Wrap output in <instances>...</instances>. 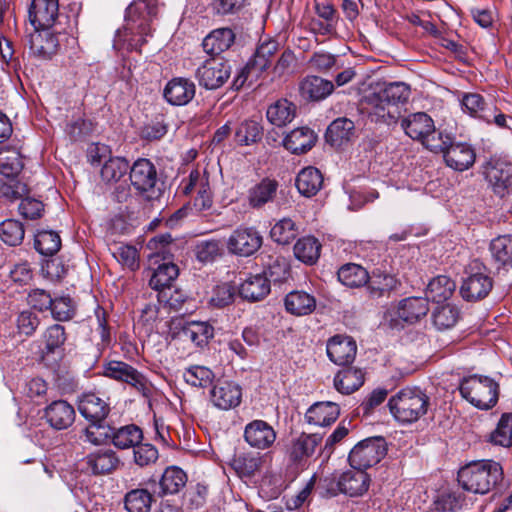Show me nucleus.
Segmentation results:
<instances>
[{
  "mask_svg": "<svg viewBox=\"0 0 512 512\" xmlns=\"http://www.w3.org/2000/svg\"><path fill=\"white\" fill-rule=\"evenodd\" d=\"M410 94V86L404 82L369 80L357 88L356 108L363 118L387 127H394L401 120L404 133L421 143L429 132L434 131V121L425 112L402 118L400 107L408 102Z\"/></svg>",
  "mask_w": 512,
  "mask_h": 512,
  "instance_id": "nucleus-1",
  "label": "nucleus"
},
{
  "mask_svg": "<svg viewBox=\"0 0 512 512\" xmlns=\"http://www.w3.org/2000/svg\"><path fill=\"white\" fill-rule=\"evenodd\" d=\"M457 480L466 491L487 494L503 480V469L493 460L474 461L458 471Z\"/></svg>",
  "mask_w": 512,
  "mask_h": 512,
  "instance_id": "nucleus-2",
  "label": "nucleus"
},
{
  "mask_svg": "<svg viewBox=\"0 0 512 512\" xmlns=\"http://www.w3.org/2000/svg\"><path fill=\"white\" fill-rule=\"evenodd\" d=\"M387 453V443L381 436L368 437L354 445V496H361L369 489L371 478L365 469L376 465Z\"/></svg>",
  "mask_w": 512,
  "mask_h": 512,
  "instance_id": "nucleus-3",
  "label": "nucleus"
},
{
  "mask_svg": "<svg viewBox=\"0 0 512 512\" xmlns=\"http://www.w3.org/2000/svg\"><path fill=\"white\" fill-rule=\"evenodd\" d=\"M387 405L397 422L411 424L427 414L430 397L419 387H405L393 395Z\"/></svg>",
  "mask_w": 512,
  "mask_h": 512,
  "instance_id": "nucleus-4",
  "label": "nucleus"
},
{
  "mask_svg": "<svg viewBox=\"0 0 512 512\" xmlns=\"http://www.w3.org/2000/svg\"><path fill=\"white\" fill-rule=\"evenodd\" d=\"M459 391L476 408L490 410L498 402L500 386L489 376L474 374L461 379Z\"/></svg>",
  "mask_w": 512,
  "mask_h": 512,
  "instance_id": "nucleus-5",
  "label": "nucleus"
},
{
  "mask_svg": "<svg viewBox=\"0 0 512 512\" xmlns=\"http://www.w3.org/2000/svg\"><path fill=\"white\" fill-rule=\"evenodd\" d=\"M155 14V7L146 3V0H139L131 3L125 14V35H131L129 46L131 49L140 51L146 42L145 36L150 34L149 21Z\"/></svg>",
  "mask_w": 512,
  "mask_h": 512,
  "instance_id": "nucleus-6",
  "label": "nucleus"
},
{
  "mask_svg": "<svg viewBox=\"0 0 512 512\" xmlns=\"http://www.w3.org/2000/svg\"><path fill=\"white\" fill-rule=\"evenodd\" d=\"M493 278L489 275L487 267L478 259L473 260L463 278L460 286V295L467 302H477L485 299L492 291Z\"/></svg>",
  "mask_w": 512,
  "mask_h": 512,
  "instance_id": "nucleus-7",
  "label": "nucleus"
},
{
  "mask_svg": "<svg viewBox=\"0 0 512 512\" xmlns=\"http://www.w3.org/2000/svg\"><path fill=\"white\" fill-rule=\"evenodd\" d=\"M129 169L130 182L136 193L147 201L159 199L162 189L155 165L149 159L140 158Z\"/></svg>",
  "mask_w": 512,
  "mask_h": 512,
  "instance_id": "nucleus-8",
  "label": "nucleus"
},
{
  "mask_svg": "<svg viewBox=\"0 0 512 512\" xmlns=\"http://www.w3.org/2000/svg\"><path fill=\"white\" fill-rule=\"evenodd\" d=\"M482 174L492 192L505 198L512 191V164L497 157H491L482 165Z\"/></svg>",
  "mask_w": 512,
  "mask_h": 512,
  "instance_id": "nucleus-9",
  "label": "nucleus"
},
{
  "mask_svg": "<svg viewBox=\"0 0 512 512\" xmlns=\"http://www.w3.org/2000/svg\"><path fill=\"white\" fill-rule=\"evenodd\" d=\"M169 334L172 339L190 341L196 347L206 346L214 336V328L207 322H187L182 319H173L170 322Z\"/></svg>",
  "mask_w": 512,
  "mask_h": 512,
  "instance_id": "nucleus-10",
  "label": "nucleus"
},
{
  "mask_svg": "<svg viewBox=\"0 0 512 512\" xmlns=\"http://www.w3.org/2000/svg\"><path fill=\"white\" fill-rule=\"evenodd\" d=\"M263 244V237L255 227L240 226L228 237L226 246L229 253L249 257L255 254Z\"/></svg>",
  "mask_w": 512,
  "mask_h": 512,
  "instance_id": "nucleus-11",
  "label": "nucleus"
},
{
  "mask_svg": "<svg viewBox=\"0 0 512 512\" xmlns=\"http://www.w3.org/2000/svg\"><path fill=\"white\" fill-rule=\"evenodd\" d=\"M231 67L221 57H211L196 70L199 85L209 89L221 87L230 77Z\"/></svg>",
  "mask_w": 512,
  "mask_h": 512,
  "instance_id": "nucleus-12",
  "label": "nucleus"
},
{
  "mask_svg": "<svg viewBox=\"0 0 512 512\" xmlns=\"http://www.w3.org/2000/svg\"><path fill=\"white\" fill-rule=\"evenodd\" d=\"M102 374L131 385L143 395H147L149 392L146 378L137 369L123 361L113 360L105 363Z\"/></svg>",
  "mask_w": 512,
  "mask_h": 512,
  "instance_id": "nucleus-13",
  "label": "nucleus"
},
{
  "mask_svg": "<svg viewBox=\"0 0 512 512\" xmlns=\"http://www.w3.org/2000/svg\"><path fill=\"white\" fill-rule=\"evenodd\" d=\"M187 483L186 473L177 466L167 467L159 481L150 478L146 485L150 487L158 486V490L153 489V493L158 497L177 494L185 487Z\"/></svg>",
  "mask_w": 512,
  "mask_h": 512,
  "instance_id": "nucleus-14",
  "label": "nucleus"
},
{
  "mask_svg": "<svg viewBox=\"0 0 512 512\" xmlns=\"http://www.w3.org/2000/svg\"><path fill=\"white\" fill-rule=\"evenodd\" d=\"M59 12L58 0H32L29 20L35 30L51 28Z\"/></svg>",
  "mask_w": 512,
  "mask_h": 512,
  "instance_id": "nucleus-15",
  "label": "nucleus"
},
{
  "mask_svg": "<svg viewBox=\"0 0 512 512\" xmlns=\"http://www.w3.org/2000/svg\"><path fill=\"white\" fill-rule=\"evenodd\" d=\"M276 431L264 420L256 419L249 422L244 429V440L253 448L265 450L276 440Z\"/></svg>",
  "mask_w": 512,
  "mask_h": 512,
  "instance_id": "nucleus-16",
  "label": "nucleus"
},
{
  "mask_svg": "<svg viewBox=\"0 0 512 512\" xmlns=\"http://www.w3.org/2000/svg\"><path fill=\"white\" fill-rule=\"evenodd\" d=\"M196 86L188 78L175 77L167 82L164 90V99L173 106H184L195 96Z\"/></svg>",
  "mask_w": 512,
  "mask_h": 512,
  "instance_id": "nucleus-17",
  "label": "nucleus"
},
{
  "mask_svg": "<svg viewBox=\"0 0 512 512\" xmlns=\"http://www.w3.org/2000/svg\"><path fill=\"white\" fill-rule=\"evenodd\" d=\"M351 482L352 471H335L319 480L316 491L322 498H332L339 494H348Z\"/></svg>",
  "mask_w": 512,
  "mask_h": 512,
  "instance_id": "nucleus-18",
  "label": "nucleus"
},
{
  "mask_svg": "<svg viewBox=\"0 0 512 512\" xmlns=\"http://www.w3.org/2000/svg\"><path fill=\"white\" fill-rule=\"evenodd\" d=\"M443 158L448 167L462 172L473 166L476 153L470 144L453 140L452 144L445 151Z\"/></svg>",
  "mask_w": 512,
  "mask_h": 512,
  "instance_id": "nucleus-19",
  "label": "nucleus"
},
{
  "mask_svg": "<svg viewBox=\"0 0 512 512\" xmlns=\"http://www.w3.org/2000/svg\"><path fill=\"white\" fill-rule=\"evenodd\" d=\"M334 91V84L320 76L307 75L299 83L300 96L309 102H320Z\"/></svg>",
  "mask_w": 512,
  "mask_h": 512,
  "instance_id": "nucleus-20",
  "label": "nucleus"
},
{
  "mask_svg": "<svg viewBox=\"0 0 512 512\" xmlns=\"http://www.w3.org/2000/svg\"><path fill=\"white\" fill-rule=\"evenodd\" d=\"M74 407L65 400H56L44 410V418L55 430H65L75 421Z\"/></svg>",
  "mask_w": 512,
  "mask_h": 512,
  "instance_id": "nucleus-21",
  "label": "nucleus"
},
{
  "mask_svg": "<svg viewBox=\"0 0 512 512\" xmlns=\"http://www.w3.org/2000/svg\"><path fill=\"white\" fill-rule=\"evenodd\" d=\"M322 439V436L317 433H301L291 441L288 447L287 453L289 459L296 464L305 462L308 458L313 456L316 448L321 444Z\"/></svg>",
  "mask_w": 512,
  "mask_h": 512,
  "instance_id": "nucleus-22",
  "label": "nucleus"
},
{
  "mask_svg": "<svg viewBox=\"0 0 512 512\" xmlns=\"http://www.w3.org/2000/svg\"><path fill=\"white\" fill-rule=\"evenodd\" d=\"M429 310V301L426 297H407L398 302L396 315L403 322L414 324L425 317Z\"/></svg>",
  "mask_w": 512,
  "mask_h": 512,
  "instance_id": "nucleus-23",
  "label": "nucleus"
},
{
  "mask_svg": "<svg viewBox=\"0 0 512 512\" xmlns=\"http://www.w3.org/2000/svg\"><path fill=\"white\" fill-rule=\"evenodd\" d=\"M279 183L275 179L263 178L248 190L247 201L251 208L261 209L272 203L277 195Z\"/></svg>",
  "mask_w": 512,
  "mask_h": 512,
  "instance_id": "nucleus-24",
  "label": "nucleus"
},
{
  "mask_svg": "<svg viewBox=\"0 0 512 512\" xmlns=\"http://www.w3.org/2000/svg\"><path fill=\"white\" fill-rule=\"evenodd\" d=\"M80 414L89 422L105 421L109 412V404L95 393L83 394L78 402Z\"/></svg>",
  "mask_w": 512,
  "mask_h": 512,
  "instance_id": "nucleus-25",
  "label": "nucleus"
},
{
  "mask_svg": "<svg viewBox=\"0 0 512 512\" xmlns=\"http://www.w3.org/2000/svg\"><path fill=\"white\" fill-rule=\"evenodd\" d=\"M240 387L229 381L218 382L211 390V400L213 404L223 410L236 407L241 402Z\"/></svg>",
  "mask_w": 512,
  "mask_h": 512,
  "instance_id": "nucleus-26",
  "label": "nucleus"
},
{
  "mask_svg": "<svg viewBox=\"0 0 512 512\" xmlns=\"http://www.w3.org/2000/svg\"><path fill=\"white\" fill-rule=\"evenodd\" d=\"M235 41L232 29L222 27L211 31L202 42L204 51L211 57H217L227 51Z\"/></svg>",
  "mask_w": 512,
  "mask_h": 512,
  "instance_id": "nucleus-27",
  "label": "nucleus"
},
{
  "mask_svg": "<svg viewBox=\"0 0 512 512\" xmlns=\"http://www.w3.org/2000/svg\"><path fill=\"white\" fill-rule=\"evenodd\" d=\"M271 291L269 280L265 275L256 274L247 277L239 286L238 292L242 299L249 302L263 300Z\"/></svg>",
  "mask_w": 512,
  "mask_h": 512,
  "instance_id": "nucleus-28",
  "label": "nucleus"
},
{
  "mask_svg": "<svg viewBox=\"0 0 512 512\" xmlns=\"http://www.w3.org/2000/svg\"><path fill=\"white\" fill-rule=\"evenodd\" d=\"M316 140L317 136L312 129L298 127L285 136L283 146L293 154H303L315 145Z\"/></svg>",
  "mask_w": 512,
  "mask_h": 512,
  "instance_id": "nucleus-29",
  "label": "nucleus"
},
{
  "mask_svg": "<svg viewBox=\"0 0 512 512\" xmlns=\"http://www.w3.org/2000/svg\"><path fill=\"white\" fill-rule=\"evenodd\" d=\"M325 139L334 148L347 147L352 140V120L340 117L332 121L326 130Z\"/></svg>",
  "mask_w": 512,
  "mask_h": 512,
  "instance_id": "nucleus-30",
  "label": "nucleus"
},
{
  "mask_svg": "<svg viewBox=\"0 0 512 512\" xmlns=\"http://www.w3.org/2000/svg\"><path fill=\"white\" fill-rule=\"evenodd\" d=\"M340 414L339 406L334 402H316L307 410L305 420L316 426H329Z\"/></svg>",
  "mask_w": 512,
  "mask_h": 512,
  "instance_id": "nucleus-31",
  "label": "nucleus"
},
{
  "mask_svg": "<svg viewBox=\"0 0 512 512\" xmlns=\"http://www.w3.org/2000/svg\"><path fill=\"white\" fill-rule=\"evenodd\" d=\"M461 109L470 117L483 121L490 116V109H493V102L487 101L481 94L475 92H464L460 98Z\"/></svg>",
  "mask_w": 512,
  "mask_h": 512,
  "instance_id": "nucleus-32",
  "label": "nucleus"
},
{
  "mask_svg": "<svg viewBox=\"0 0 512 512\" xmlns=\"http://www.w3.org/2000/svg\"><path fill=\"white\" fill-rule=\"evenodd\" d=\"M284 305L288 313L295 316H305L313 313L316 309V299L305 291L296 290L285 296Z\"/></svg>",
  "mask_w": 512,
  "mask_h": 512,
  "instance_id": "nucleus-33",
  "label": "nucleus"
},
{
  "mask_svg": "<svg viewBox=\"0 0 512 512\" xmlns=\"http://www.w3.org/2000/svg\"><path fill=\"white\" fill-rule=\"evenodd\" d=\"M491 258L496 268L508 270L512 268V236L501 235L494 238L489 245Z\"/></svg>",
  "mask_w": 512,
  "mask_h": 512,
  "instance_id": "nucleus-34",
  "label": "nucleus"
},
{
  "mask_svg": "<svg viewBox=\"0 0 512 512\" xmlns=\"http://www.w3.org/2000/svg\"><path fill=\"white\" fill-rule=\"evenodd\" d=\"M323 175L315 167L303 168L297 175L295 185L299 193L305 197L315 196L323 186Z\"/></svg>",
  "mask_w": 512,
  "mask_h": 512,
  "instance_id": "nucleus-35",
  "label": "nucleus"
},
{
  "mask_svg": "<svg viewBox=\"0 0 512 512\" xmlns=\"http://www.w3.org/2000/svg\"><path fill=\"white\" fill-rule=\"evenodd\" d=\"M120 463V460L113 450H99L86 457L88 468L95 475L109 474L114 471Z\"/></svg>",
  "mask_w": 512,
  "mask_h": 512,
  "instance_id": "nucleus-36",
  "label": "nucleus"
},
{
  "mask_svg": "<svg viewBox=\"0 0 512 512\" xmlns=\"http://www.w3.org/2000/svg\"><path fill=\"white\" fill-rule=\"evenodd\" d=\"M327 356L336 365H349L352 354V339L348 336L334 335L327 341Z\"/></svg>",
  "mask_w": 512,
  "mask_h": 512,
  "instance_id": "nucleus-37",
  "label": "nucleus"
},
{
  "mask_svg": "<svg viewBox=\"0 0 512 512\" xmlns=\"http://www.w3.org/2000/svg\"><path fill=\"white\" fill-rule=\"evenodd\" d=\"M35 31V34L31 35V50L39 57L50 58L58 50L59 42L57 36L50 32L49 29Z\"/></svg>",
  "mask_w": 512,
  "mask_h": 512,
  "instance_id": "nucleus-38",
  "label": "nucleus"
},
{
  "mask_svg": "<svg viewBox=\"0 0 512 512\" xmlns=\"http://www.w3.org/2000/svg\"><path fill=\"white\" fill-rule=\"evenodd\" d=\"M262 456L255 452H243L234 455L230 462L231 468L241 478H251L262 466Z\"/></svg>",
  "mask_w": 512,
  "mask_h": 512,
  "instance_id": "nucleus-39",
  "label": "nucleus"
},
{
  "mask_svg": "<svg viewBox=\"0 0 512 512\" xmlns=\"http://www.w3.org/2000/svg\"><path fill=\"white\" fill-rule=\"evenodd\" d=\"M277 50L276 40L268 39L260 43L253 57L247 62V70L254 69L257 75H261L271 64V59Z\"/></svg>",
  "mask_w": 512,
  "mask_h": 512,
  "instance_id": "nucleus-40",
  "label": "nucleus"
},
{
  "mask_svg": "<svg viewBox=\"0 0 512 512\" xmlns=\"http://www.w3.org/2000/svg\"><path fill=\"white\" fill-rule=\"evenodd\" d=\"M296 116V106L287 99L277 100L266 111L267 120L274 126L283 127Z\"/></svg>",
  "mask_w": 512,
  "mask_h": 512,
  "instance_id": "nucleus-41",
  "label": "nucleus"
},
{
  "mask_svg": "<svg viewBox=\"0 0 512 512\" xmlns=\"http://www.w3.org/2000/svg\"><path fill=\"white\" fill-rule=\"evenodd\" d=\"M456 289V283L446 275L434 277L427 285L426 298L441 303L448 300Z\"/></svg>",
  "mask_w": 512,
  "mask_h": 512,
  "instance_id": "nucleus-42",
  "label": "nucleus"
},
{
  "mask_svg": "<svg viewBox=\"0 0 512 512\" xmlns=\"http://www.w3.org/2000/svg\"><path fill=\"white\" fill-rule=\"evenodd\" d=\"M179 269L176 264L172 262H166L160 264L153 272L149 285L156 291H161L162 297L166 298L165 289L170 290L171 283L177 278Z\"/></svg>",
  "mask_w": 512,
  "mask_h": 512,
  "instance_id": "nucleus-43",
  "label": "nucleus"
},
{
  "mask_svg": "<svg viewBox=\"0 0 512 512\" xmlns=\"http://www.w3.org/2000/svg\"><path fill=\"white\" fill-rule=\"evenodd\" d=\"M142 439V430L134 424L112 428L111 442L118 449L134 448Z\"/></svg>",
  "mask_w": 512,
  "mask_h": 512,
  "instance_id": "nucleus-44",
  "label": "nucleus"
},
{
  "mask_svg": "<svg viewBox=\"0 0 512 512\" xmlns=\"http://www.w3.org/2000/svg\"><path fill=\"white\" fill-rule=\"evenodd\" d=\"M293 251L299 261L306 265H314L320 257L321 244L315 237L305 236L298 239Z\"/></svg>",
  "mask_w": 512,
  "mask_h": 512,
  "instance_id": "nucleus-45",
  "label": "nucleus"
},
{
  "mask_svg": "<svg viewBox=\"0 0 512 512\" xmlns=\"http://www.w3.org/2000/svg\"><path fill=\"white\" fill-rule=\"evenodd\" d=\"M154 495L147 488L133 489L125 495V508L128 512H149Z\"/></svg>",
  "mask_w": 512,
  "mask_h": 512,
  "instance_id": "nucleus-46",
  "label": "nucleus"
},
{
  "mask_svg": "<svg viewBox=\"0 0 512 512\" xmlns=\"http://www.w3.org/2000/svg\"><path fill=\"white\" fill-rule=\"evenodd\" d=\"M112 428L104 421L93 422L84 428L80 438L92 445H104L111 441Z\"/></svg>",
  "mask_w": 512,
  "mask_h": 512,
  "instance_id": "nucleus-47",
  "label": "nucleus"
},
{
  "mask_svg": "<svg viewBox=\"0 0 512 512\" xmlns=\"http://www.w3.org/2000/svg\"><path fill=\"white\" fill-rule=\"evenodd\" d=\"M298 234L299 228L297 224L288 217L277 221L270 231L271 239L280 245L290 244Z\"/></svg>",
  "mask_w": 512,
  "mask_h": 512,
  "instance_id": "nucleus-48",
  "label": "nucleus"
},
{
  "mask_svg": "<svg viewBox=\"0 0 512 512\" xmlns=\"http://www.w3.org/2000/svg\"><path fill=\"white\" fill-rule=\"evenodd\" d=\"M263 127L255 120H244L235 131V141L248 146L262 139Z\"/></svg>",
  "mask_w": 512,
  "mask_h": 512,
  "instance_id": "nucleus-49",
  "label": "nucleus"
},
{
  "mask_svg": "<svg viewBox=\"0 0 512 512\" xmlns=\"http://www.w3.org/2000/svg\"><path fill=\"white\" fill-rule=\"evenodd\" d=\"M489 441L498 446H512V413H503L496 428L491 432Z\"/></svg>",
  "mask_w": 512,
  "mask_h": 512,
  "instance_id": "nucleus-50",
  "label": "nucleus"
},
{
  "mask_svg": "<svg viewBox=\"0 0 512 512\" xmlns=\"http://www.w3.org/2000/svg\"><path fill=\"white\" fill-rule=\"evenodd\" d=\"M397 283V279L390 274L373 272L367 288V295L370 298H379L395 289Z\"/></svg>",
  "mask_w": 512,
  "mask_h": 512,
  "instance_id": "nucleus-51",
  "label": "nucleus"
},
{
  "mask_svg": "<svg viewBox=\"0 0 512 512\" xmlns=\"http://www.w3.org/2000/svg\"><path fill=\"white\" fill-rule=\"evenodd\" d=\"M459 317L460 310L452 304L439 306L432 314L433 324L438 330H447L454 327Z\"/></svg>",
  "mask_w": 512,
  "mask_h": 512,
  "instance_id": "nucleus-52",
  "label": "nucleus"
},
{
  "mask_svg": "<svg viewBox=\"0 0 512 512\" xmlns=\"http://www.w3.org/2000/svg\"><path fill=\"white\" fill-rule=\"evenodd\" d=\"M34 246L40 254L52 256L60 250L61 238L55 231H39L35 236Z\"/></svg>",
  "mask_w": 512,
  "mask_h": 512,
  "instance_id": "nucleus-53",
  "label": "nucleus"
},
{
  "mask_svg": "<svg viewBox=\"0 0 512 512\" xmlns=\"http://www.w3.org/2000/svg\"><path fill=\"white\" fill-rule=\"evenodd\" d=\"M65 329L60 324H53L49 326L42 334V341L44 343V352L46 354H53L59 352L66 341Z\"/></svg>",
  "mask_w": 512,
  "mask_h": 512,
  "instance_id": "nucleus-54",
  "label": "nucleus"
},
{
  "mask_svg": "<svg viewBox=\"0 0 512 512\" xmlns=\"http://www.w3.org/2000/svg\"><path fill=\"white\" fill-rule=\"evenodd\" d=\"M25 235L23 224L15 219H6L0 224V238L9 246H18Z\"/></svg>",
  "mask_w": 512,
  "mask_h": 512,
  "instance_id": "nucleus-55",
  "label": "nucleus"
},
{
  "mask_svg": "<svg viewBox=\"0 0 512 512\" xmlns=\"http://www.w3.org/2000/svg\"><path fill=\"white\" fill-rule=\"evenodd\" d=\"M24 167L21 156L15 151L0 153V174L3 179L17 178Z\"/></svg>",
  "mask_w": 512,
  "mask_h": 512,
  "instance_id": "nucleus-56",
  "label": "nucleus"
},
{
  "mask_svg": "<svg viewBox=\"0 0 512 512\" xmlns=\"http://www.w3.org/2000/svg\"><path fill=\"white\" fill-rule=\"evenodd\" d=\"M183 378L191 386L204 388L212 383L214 373L205 366L195 365L184 371Z\"/></svg>",
  "mask_w": 512,
  "mask_h": 512,
  "instance_id": "nucleus-57",
  "label": "nucleus"
},
{
  "mask_svg": "<svg viewBox=\"0 0 512 512\" xmlns=\"http://www.w3.org/2000/svg\"><path fill=\"white\" fill-rule=\"evenodd\" d=\"M129 163L121 157L110 158L101 169V177L106 182L120 180L128 171Z\"/></svg>",
  "mask_w": 512,
  "mask_h": 512,
  "instance_id": "nucleus-58",
  "label": "nucleus"
},
{
  "mask_svg": "<svg viewBox=\"0 0 512 512\" xmlns=\"http://www.w3.org/2000/svg\"><path fill=\"white\" fill-rule=\"evenodd\" d=\"M453 140L454 137L450 134L442 131H436L434 128L433 132H429L427 136L424 137L421 144L431 152L442 153L444 155Z\"/></svg>",
  "mask_w": 512,
  "mask_h": 512,
  "instance_id": "nucleus-59",
  "label": "nucleus"
},
{
  "mask_svg": "<svg viewBox=\"0 0 512 512\" xmlns=\"http://www.w3.org/2000/svg\"><path fill=\"white\" fill-rule=\"evenodd\" d=\"M28 186L17 178L2 179L0 184V194L9 202L22 199L28 194Z\"/></svg>",
  "mask_w": 512,
  "mask_h": 512,
  "instance_id": "nucleus-60",
  "label": "nucleus"
},
{
  "mask_svg": "<svg viewBox=\"0 0 512 512\" xmlns=\"http://www.w3.org/2000/svg\"><path fill=\"white\" fill-rule=\"evenodd\" d=\"M134 462L144 468L153 465L159 458L157 448L149 443H139L133 448Z\"/></svg>",
  "mask_w": 512,
  "mask_h": 512,
  "instance_id": "nucleus-61",
  "label": "nucleus"
},
{
  "mask_svg": "<svg viewBox=\"0 0 512 512\" xmlns=\"http://www.w3.org/2000/svg\"><path fill=\"white\" fill-rule=\"evenodd\" d=\"M288 274L289 266L283 257L271 258L267 267L261 273V275H265L268 278L270 285L271 282L280 283L286 280Z\"/></svg>",
  "mask_w": 512,
  "mask_h": 512,
  "instance_id": "nucleus-62",
  "label": "nucleus"
},
{
  "mask_svg": "<svg viewBox=\"0 0 512 512\" xmlns=\"http://www.w3.org/2000/svg\"><path fill=\"white\" fill-rule=\"evenodd\" d=\"M236 295L235 287L229 283L217 285L213 289L209 304L215 308H224L234 302Z\"/></svg>",
  "mask_w": 512,
  "mask_h": 512,
  "instance_id": "nucleus-63",
  "label": "nucleus"
},
{
  "mask_svg": "<svg viewBox=\"0 0 512 512\" xmlns=\"http://www.w3.org/2000/svg\"><path fill=\"white\" fill-rule=\"evenodd\" d=\"M40 323L39 315L32 310H24L16 318L18 332L25 336L33 335Z\"/></svg>",
  "mask_w": 512,
  "mask_h": 512,
  "instance_id": "nucleus-64",
  "label": "nucleus"
}]
</instances>
